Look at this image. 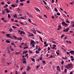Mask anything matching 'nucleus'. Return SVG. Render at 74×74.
<instances>
[{
    "instance_id": "obj_1",
    "label": "nucleus",
    "mask_w": 74,
    "mask_h": 74,
    "mask_svg": "<svg viewBox=\"0 0 74 74\" xmlns=\"http://www.w3.org/2000/svg\"><path fill=\"white\" fill-rule=\"evenodd\" d=\"M66 68L69 70H71L73 69V64H68L65 66Z\"/></svg>"
},
{
    "instance_id": "obj_2",
    "label": "nucleus",
    "mask_w": 74,
    "mask_h": 74,
    "mask_svg": "<svg viewBox=\"0 0 74 74\" xmlns=\"http://www.w3.org/2000/svg\"><path fill=\"white\" fill-rule=\"evenodd\" d=\"M61 24H62V25H65V26H69V25L65 23L64 21L62 22L61 23Z\"/></svg>"
},
{
    "instance_id": "obj_3",
    "label": "nucleus",
    "mask_w": 74,
    "mask_h": 74,
    "mask_svg": "<svg viewBox=\"0 0 74 74\" xmlns=\"http://www.w3.org/2000/svg\"><path fill=\"white\" fill-rule=\"evenodd\" d=\"M69 29L70 28H67L66 29H64L63 31V32H68Z\"/></svg>"
},
{
    "instance_id": "obj_4",
    "label": "nucleus",
    "mask_w": 74,
    "mask_h": 74,
    "mask_svg": "<svg viewBox=\"0 0 74 74\" xmlns=\"http://www.w3.org/2000/svg\"><path fill=\"white\" fill-rule=\"evenodd\" d=\"M9 10L8 8H6L5 9V10L6 11L7 13H10V10Z\"/></svg>"
},
{
    "instance_id": "obj_5",
    "label": "nucleus",
    "mask_w": 74,
    "mask_h": 74,
    "mask_svg": "<svg viewBox=\"0 0 74 74\" xmlns=\"http://www.w3.org/2000/svg\"><path fill=\"white\" fill-rule=\"evenodd\" d=\"M6 36L8 37V38H11V36H10V34H6Z\"/></svg>"
},
{
    "instance_id": "obj_6",
    "label": "nucleus",
    "mask_w": 74,
    "mask_h": 74,
    "mask_svg": "<svg viewBox=\"0 0 74 74\" xmlns=\"http://www.w3.org/2000/svg\"><path fill=\"white\" fill-rule=\"evenodd\" d=\"M31 31H32V32H33V33L35 34H36V31L35 30V29H34L33 30L32 29H31Z\"/></svg>"
},
{
    "instance_id": "obj_7",
    "label": "nucleus",
    "mask_w": 74,
    "mask_h": 74,
    "mask_svg": "<svg viewBox=\"0 0 74 74\" xmlns=\"http://www.w3.org/2000/svg\"><path fill=\"white\" fill-rule=\"evenodd\" d=\"M33 43L36 44V42H35L34 40H31V42L30 43L31 44H33Z\"/></svg>"
},
{
    "instance_id": "obj_8",
    "label": "nucleus",
    "mask_w": 74,
    "mask_h": 74,
    "mask_svg": "<svg viewBox=\"0 0 74 74\" xmlns=\"http://www.w3.org/2000/svg\"><path fill=\"white\" fill-rule=\"evenodd\" d=\"M25 34V32L24 31H21L20 32V34Z\"/></svg>"
},
{
    "instance_id": "obj_9",
    "label": "nucleus",
    "mask_w": 74,
    "mask_h": 74,
    "mask_svg": "<svg viewBox=\"0 0 74 74\" xmlns=\"http://www.w3.org/2000/svg\"><path fill=\"white\" fill-rule=\"evenodd\" d=\"M69 53H71V54H73L74 53V51L73 50H72L71 51H69Z\"/></svg>"
},
{
    "instance_id": "obj_10",
    "label": "nucleus",
    "mask_w": 74,
    "mask_h": 74,
    "mask_svg": "<svg viewBox=\"0 0 74 74\" xmlns=\"http://www.w3.org/2000/svg\"><path fill=\"white\" fill-rule=\"evenodd\" d=\"M58 28L57 29V30H59L60 29L62 28V27L60 26V25H59L58 26Z\"/></svg>"
},
{
    "instance_id": "obj_11",
    "label": "nucleus",
    "mask_w": 74,
    "mask_h": 74,
    "mask_svg": "<svg viewBox=\"0 0 74 74\" xmlns=\"http://www.w3.org/2000/svg\"><path fill=\"white\" fill-rule=\"evenodd\" d=\"M66 42L68 44H71L72 43V42L71 41H68V40H66Z\"/></svg>"
},
{
    "instance_id": "obj_12",
    "label": "nucleus",
    "mask_w": 74,
    "mask_h": 74,
    "mask_svg": "<svg viewBox=\"0 0 74 74\" xmlns=\"http://www.w3.org/2000/svg\"><path fill=\"white\" fill-rule=\"evenodd\" d=\"M27 71H29V70L30 69V67H29V66H27Z\"/></svg>"
},
{
    "instance_id": "obj_13",
    "label": "nucleus",
    "mask_w": 74,
    "mask_h": 74,
    "mask_svg": "<svg viewBox=\"0 0 74 74\" xmlns=\"http://www.w3.org/2000/svg\"><path fill=\"white\" fill-rule=\"evenodd\" d=\"M26 56L27 59H28V58H29V56L28 55V54H26L25 56V57H26Z\"/></svg>"
},
{
    "instance_id": "obj_14",
    "label": "nucleus",
    "mask_w": 74,
    "mask_h": 74,
    "mask_svg": "<svg viewBox=\"0 0 74 74\" xmlns=\"http://www.w3.org/2000/svg\"><path fill=\"white\" fill-rule=\"evenodd\" d=\"M2 11V15H4L5 14V10H3Z\"/></svg>"
},
{
    "instance_id": "obj_15",
    "label": "nucleus",
    "mask_w": 74,
    "mask_h": 74,
    "mask_svg": "<svg viewBox=\"0 0 74 74\" xmlns=\"http://www.w3.org/2000/svg\"><path fill=\"white\" fill-rule=\"evenodd\" d=\"M57 68L58 70V71H60V66H57Z\"/></svg>"
},
{
    "instance_id": "obj_16",
    "label": "nucleus",
    "mask_w": 74,
    "mask_h": 74,
    "mask_svg": "<svg viewBox=\"0 0 74 74\" xmlns=\"http://www.w3.org/2000/svg\"><path fill=\"white\" fill-rule=\"evenodd\" d=\"M27 52V51L26 50L25 51H23V54H24V53H25V54H26V53Z\"/></svg>"
},
{
    "instance_id": "obj_17",
    "label": "nucleus",
    "mask_w": 74,
    "mask_h": 74,
    "mask_svg": "<svg viewBox=\"0 0 74 74\" xmlns=\"http://www.w3.org/2000/svg\"><path fill=\"white\" fill-rule=\"evenodd\" d=\"M14 18H17V15H16V14H14Z\"/></svg>"
},
{
    "instance_id": "obj_18",
    "label": "nucleus",
    "mask_w": 74,
    "mask_h": 74,
    "mask_svg": "<svg viewBox=\"0 0 74 74\" xmlns=\"http://www.w3.org/2000/svg\"><path fill=\"white\" fill-rule=\"evenodd\" d=\"M19 19H25V18L23 17H19Z\"/></svg>"
},
{
    "instance_id": "obj_19",
    "label": "nucleus",
    "mask_w": 74,
    "mask_h": 74,
    "mask_svg": "<svg viewBox=\"0 0 74 74\" xmlns=\"http://www.w3.org/2000/svg\"><path fill=\"white\" fill-rule=\"evenodd\" d=\"M5 41L7 43H10V41L9 40H7Z\"/></svg>"
},
{
    "instance_id": "obj_20",
    "label": "nucleus",
    "mask_w": 74,
    "mask_h": 74,
    "mask_svg": "<svg viewBox=\"0 0 74 74\" xmlns=\"http://www.w3.org/2000/svg\"><path fill=\"white\" fill-rule=\"evenodd\" d=\"M38 51H40L41 50V49L40 48V47H39V46H38Z\"/></svg>"
},
{
    "instance_id": "obj_21",
    "label": "nucleus",
    "mask_w": 74,
    "mask_h": 74,
    "mask_svg": "<svg viewBox=\"0 0 74 74\" xmlns=\"http://www.w3.org/2000/svg\"><path fill=\"white\" fill-rule=\"evenodd\" d=\"M10 49L11 50V51H14V49H12V48H11V47H10Z\"/></svg>"
},
{
    "instance_id": "obj_22",
    "label": "nucleus",
    "mask_w": 74,
    "mask_h": 74,
    "mask_svg": "<svg viewBox=\"0 0 74 74\" xmlns=\"http://www.w3.org/2000/svg\"><path fill=\"white\" fill-rule=\"evenodd\" d=\"M8 18H11V15H10V14H8Z\"/></svg>"
},
{
    "instance_id": "obj_23",
    "label": "nucleus",
    "mask_w": 74,
    "mask_h": 74,
    "mask_svg": "<svg viewBox=\"0 0 74 74\" xmlns=\"http://www.w3.org/2000/svg\"><path fill=\"white\" fill-rule=\"evenodd\" d=\"M57 15H58V16H60V14L59 13V12H57Z\"/></svg>"
},
{
    "instance_id": "obj_24",
    "label": "nucleus",
    "mask_w": 74,
    "mask_h": 74,
    "mask_svg": "<svg viewBox=\"0 0 74 74\" xmlns=\"http://www.w3.org/2000/svg\"><path fill=\"white\" fill-rule=\"evenodd\" d=\"M27 48H28V46H26V47H24L23 48L24 49H26Z\"/></svg>"
},
{
    "instance_id": "obj_25",
    "label": "nucleus",
    "mask_w": 74,
    "mask_h": 74,
    "mask_svg": "<svg viewBox=\"0 0 74 74\" xmlns=\"http://www.w3.org/2000/svg\"><path fill=\"white\" fill-rule=\"evenodd\" d=\"M52 42L53 43H54V44H57V42H54L53 40H52Z\"/></svg>"
},
{
    "instance_id": "obj_26",
    "label": "nucleus",
    "mask_w": 74,
    "mask_h": 74,
    "mask_svg": "<svg viewBox=\"0 0 74 74\" xmlns=\"http://www.w3.org/2000/svg\"><path fill=\"white\" fill-rule=\"evenodd\" d=\"M38 16L39 18H40V19H42V17L40 16Z\"/></svg>"
},
{
    "instance_id": "obj_27",
    "label": "nucleus",
    "mask_w": 74,
    "mask_h": 74,
    "mask_svg": "<svg viewBox=\"0 0 74 74\" xmlns=\"http://www.w3.org/2000/svg\"><path fill=\"white\" fill-rule=\"evenodd\" d=\"M9 32H12V28L9 29Z\"/></svg>"
},
{
    "instance_id": "obj_28",
    "label": "nucleus",
    "mask_w": 74,
    "mask_h": 74,
    "mask_svg": "<svg viewBox=\"0 0 74 74\" xmlns=\"http://www.w3.org/2000/svg\"><path fill=\"white\" fill-rule=\"evenodd\" d=\"M39 37L40 39V40H41V41H42V42H43V41H42V38L41 37L39 36Z\"/></svg>"
},
{
    "instance_id": "obj_29",
    "label": "nucleus",
    "mask_w": 74,
    "mask_h": 74,
    "mask_svg": "<svg viewBox=\"0 0 74 74\" xmlns=\"http://www.w3.org/2000/svg\"><path fill=\"white\" fill-rule=\"evenodd\" d=\"M42 1H43L44 3V4H45V5H47V3H46V2H45V1H44L43 0H42Z\"/></svg>"
},
{
    "instance_id": "obj_30",
    "label": "nucleus",
    "mask_w": 74,
    "mask_h": 74,
    "mask_svg": "<svg viewBox=\"0 0 74 74\" xmlns=\"http://www.w3.org/2000/svg\"><path fill=\"white\" fill-rule=\"evenodd\" d=\"M32 62H35V61H34V59L32 58Z\"/></svg>"
},
{
    "instance_id": "obj_31",
    "label": "nucleus",
    "mask_w": 74,
    "mask_h": 74,
    "mask_svg": "<svg viewBox=\"0 0 74 74\" xmlns=\"http://www.w3.org/2000/svg\"><path fill=\"white\" fill-rule=\"evenodd\" d=\"M54 10H55L56 12H58V10H57V9L56 8H55Z\"/></svg>"
},
{
    "instance_id": "obj_32",
    "label": "nucleus",
    "mask_w": 74,
    "mask_h": 74,
    "mask_svg": "<svg viewBox=\"0 0 74 74\" xmlns=\"http://www.w3.org/2000/svg\"><path fill=\"white\" fill-rule=\"evenodd\" d=\"M17 39L18 40H20V41H21L22 40V38H18Z\"/></svg>"
},
{
    "instance_id": "obj_33",
    "label": "nucleus",
    "mask_w": 74,
    "mask_h": 74,
    "mask_svg": "<svg viewBox=\"0 0 74 74\" xmlns=\"http://www.w3.org/2000/svg\"><path fill=\"white\" fill-rule=\"evenodd\" d=\"M12 27L13 28V29H16V27H15L14 26H12Z\"/></svg>"
},
{
    "instance_id": "obj_34",
    "label": "nucleus",
    "mask_w": 74,
    "mask_h": 74,
    "mask_svg": "<svg viewBox=\"0 0 74 74\" xmlns=\"http://www.w3.org/2000/svg\"><path fill=\"white\" fill-rule=\"evenodd\" d=\"M16 3L17 4H18V3H19V0H17L16 1Z\"/></svg>"
},
{
    "instance_id": "obj_35",
    "label": "nucleus",
    "mask_w": 74,
    "mask_h": 74,
    "mask_svg": "<svg viewBox=\"0 0 74 74\" xmlns=\"http://www.w3.org/2000/svg\"><path fill=\"white\" fill-rule=\"evenodd\" d=\"M29 53H32V51H31L30 50H29Z\"/></svg>"
},
{
    "instance_id": "obj_36",
    "label": "nucleus",
    "mask_w": 74,
    "mask_h": 74,
    "mask_svg": "<svg viewBox=\"0 0 74 74\" xmlns=\"http://www.w3.org/2000/svg\"><path fill=\"white\" fill-rule=\"evenodd\" d=\"M54 16L56 18H58V16L56 15V14H54Z\"/></svg>"
},
{
    "instance_id": "obj_37",
    "label": "nucleus",
    "mask_w": 74,
    "mask_h": 74,
    "mask_svg": "<svg viewBox=\"0 0 74 74\" xmlns=\"http://www.w3.org/2000/svg\"><path fill=\"white\" fill-rule=\"evenodd\" d=\"M12 7H15V5H12Z\"/></svg>"
},
{
    "instance_id": "obj_38",
    "label": "nucleus",
    "mask_w": 74,
    "mask_h": 74,
    "mask_svg": "<svg viewBox=\"0 0 74 74\" xmlns=\"http://www.w3.org/2000/svg\"><path fill=\"white\" fill-rule=\"evenodd\" d=\"M20 5H21L22 6H23V3H21L20 4Z\"/></svg>"
},
{
    "instance_id": "obj_39",
    "label": "nucleus",
    "mask_w": 74,
    "mask_h": 74,
    "mask_svg": "<svg viewBox=\"0 0 74 74\" xmlns=\"http://www.w3.org/2000/svg\"><path fill=\"white\" fill-rule=\"evenodd\" d=\"M48 50L49 51H50V50H51V48H50V47H48Z\"/></svg>"
},
{
    "instance_id": "obj_40",
    "label": "nucleus",
    "mask_w": 74,
    "mask_h": 74,
    "mask_svg": "<svg viewBox=\"0 0 74 74\" xmlns=\"http://www.w3.org/2000/svg\"><path fill=\"white\" fill-rule=\"evenodd\" d=\"M23 63H26V61H24L23 62Z\"/></svg>"
},
{
    "instance_id": "obj_41",
    "label": "nucleus",
    "mask_w": 74,
    "mask_h": 74,
    "mask_svg": "<svg viewBox=\"0 0 74 74\" xmlns=\"http://www.w3.org/2000/svg\"><path fill=\"white\" fill-rule=\"evenodd\" d=\"M64 35H62V36H61V38H63V37H64Z\"/></svg>"
},
{
    "instance_id": "obj_42",
    "label": "nucleus",
    "mask_w": 74,
    "mask_h": 74,
    "mask_svg": "<svg viewBox=\"0 0 74 74\" xmlns=\"http://www.w3.org/2000/svg\"><path fill=\"white\" fill-rule=\"evenodd\" d=\"M28 21L29 22H32V21H31V20H30V19L29 18L28 19Z\"/></svg>"
},
{
    "instance_id": "obj_43",
    "label": "nucleus",
    "mask_w": 74,
    "mask_h": 74,
    "mask_svg": "<svg viewBox=\"0 0 74 74\" xmlns=\"http://www.w3.org/2000/svg\"><path fill=\"white\" fill-rule=\"evenodd\" d=\"M20 53L19 52H16V53L15 54L16 55H18V54H19Z\"/></svg>"
},
{
    "instance_id": "obj_44",
    "label": "nucleus",
    "mask_w": 74,
    "mask_h": 74,
    "mask_svg": "<svg viewBox=\"0 0 74 74\" xmlns=\"http://www.w3.org/2000/svg\"><path fill=\"white\" fill-rule=\"evenodd\" d=\"M25 0H20V1L21 2H23V1H25Z\"/></svg>"
},
{
    "instance_id": "obj_45",
    "label": "nucleus",
    "mask_w": 74,
    "mask_h": 74,
    "mask_svg": "<svg viewBox=\"0 0 74 74\" xmlns=\"http://www.w3.org/2000/svg\"><path fill=\"white\" fill-rule=\"evenodd\" d=\"M34 9H35V10H36V11H37V8L35 7L34 8Z\"/></svg>"
},
{
    "instance_id": "obj_46",
    "label": "nucleus",
    "mask_w": 74,
    "mask_h": 74,
    "mask_svg": "<svg viewBox=\"0 0 74 74\" xmlns=\"http://www.w3.org/2000/svg\"><path fill=\"white\" fill-rule=\"evenodd\" d=\"M56 53L58 55H59V53L58 52H56Z\"/></svg>"
},
{
    "instance_id": "obj_47",
    "label": "nucleus",
    "mask_w": 74,
    "mask_h": 74,
    "mask_svg": "<svg viewBox=\"0 0 74 74\" xmlns=\"http://www.w3.org/2000/svg\"><path fill=\"white\" fill-rule=\"evenodd\" d=\"M14 38H15V39H17V37L15 36H14Z\"/></svg>"
},
{
    "instance_id": "obj_48",
    "label": "nucleus",
    "mask_w": 74,
    "mask_h": 74,
    "mask_svg": "<svg viewBox=\"0 0 74 74\" xmlns=\"http://www.w3.org/2000/svg\"><path fill=\"white\" fill-rule=\"evenodd\" d=\"M61 64H64V61H62L61 62Z\"/></svg>"
},
{
    "instance_id": "obj_49",
    "label": "nucleus",
    "mask_w": 74,
    "mask_h": 74,
    "mask_svg": "<svg viewBox=\"0 0 74 74\" xmlns=\"http://www.w3.org/2000/svg\"><path fill=\"white\" fill-rule=\"evenodd\" d=\"M53 47H55H55H56V46L55 45H53Z\"/></svg>"
},
{
    "instance_id": "obj_50",
    "label": "nucleus",
    "mask_w": 74,
    "mask_h": 74,
    "mask_svg": "<svg viewBox=\"0 0 74 74\" xmlns=\"http://www.w3.org/2000/svg\"><path fill=\"white\" fill-rule=\"evenodd\" d=\"M32 47H33V48H35L34 47V44H33L32 45Z\"/></svg>"
},
{
    "instance_id": "obj_51",
    "label": "nucleus",
    "mask_w": 74,
    "mask_h": 74,
    "mask_svg": "<svg viewBox=\"0 0 74 74\" xmlns=\"http://www.w3.org/2000/svg\"><path fill=\"white\" fill-rule=\"evenodd\" d=\"M64 71H65V73H66L67 72V69H64Z\"/></svg>"
},
{
    "instance_id": "obj_52",
    "label": "nucleus",
    "mask_w": 74,
    "mask_h": 74,
    "mask_svg": "<svg viewBox=\"0 0 74 74\" xmlns=\"http://www.w3.org/2000/svg\"><path fill=\"white\" fill-rule=\"evenodd\" d=\"M19 23H21V25H23V23H22V22L20 21Z\"/></svg>"
},
{
    "instance_id": "obj_53",
    "label": "nucleus",
    "mask_w": 74,
    "mask_h": 74,
    "mask_svg": "<svg viewBox=\"0 0 74 74\" xmlns=\"http://www.w3.org/2000/svg\"><path fill=\"white\" fill-rule=\"evenodd\" d=\"M40 64H39L38 66H37V69H38V67H40Z\"/></svg>"
},
{
    "instance_id": "obj_54",
    "label": "nucleus",
    "mask_w": 74,
    "mask_h": 74,
    "mask_svg": "<svg viewBox=\"0 0 74 74\" xmlns=\"http://www.w3.org/2000/svg\"><path fill=\"white\" fill-rule=\"evenodd\" d=\"M45 46L46 47H48V44H45Z\"/></svg>"
},
{
    "instance_id": "obj_55",
    "label": "nucleus",
    "mask_w": 74,
    "mask_h": 74,
    "mask_svg": "<svg viewBox=\"0 0 74 74\" xmlns=\"http://www.w3.org/2000/svg\"><path fill=\"white\" fill-rule=\"evenodd\" d=\"M37 32H38V33H40V34H41V32H40L38 31H37Z\"/></svg>"
},
{
    "instance_id": "obj_56",
    "label": "nucleus",
    "mask_w": 74,
    "mask_h": 74,
    "mask_svg": "<svg viewBox=\"0 0 74 74\" xmlns=\"http://www.w3.org/2000/svg\"><path fill=\"white\" fill-rule=\"evenodd\" d=\"M23 61H25V60H26V58H23Z\"/></svg>"
},
{
    "instance_id": "obj_57",
    "label": "nucleus",
    "mask_w": 74,
    "mask_h": 74,
    "mask_svg": "<svg viewBox=\"0 0 74 74\" xmlns=\"http://www.w3.org/2000/svg\"><path fill=\"white\" fill-rule=\"evenodd\" d=\"M30 34L32 36H34V35L32 33H30Z\"/></svg>"
},
{
    "instance_id": "obj_58",
    "label": "nucleus",
    "mask_w": 74,
    "mask_h": 74,
    "mask_svg": "<svg viewBox=\"0 0 74 74\" xmlns=\"http://www.w3.org/2000/svg\"><path fill=\"white\" fill-rule=\"evenodd\" d=\"M16 9H17V11H20V9H19V8H17Z\"/></svg>"
},
{
    "instance_id": "obj_59",
    "label": "nucleus",
    "mask_w": 74,
    "mask_h": 74,
    "mask_svg": "<svg viewBox=\"0 0 74 74\" xmlns=\"http://www.w3.org/2000/svg\"><path fill=\"white\" fill-rule=\"evenodd\" d=\"M11 44H12V45H15L14 44V43L13 42L11 43Z\"/></svg>"
},
{
    "instance_id": "obj_60",
    "label": "nucleus",
    "mask_w": 74,
    "mask_h": 74,
    "mask_svg": "<svg viewBox=\"0 0 74 74\" xmlns=\"http://www.w3.org/2000/svg\"><path fill=\"white\" fill-rule=\"evenodd\" d=\"M21 70L22 71V70H23V67H21Z\"/></svg>"
},
{
    "instance_id": "obj_61",
    "label": "nucleus",
    "mask_w": 74,
    "mask_h": 74,
    "mask_svg": "<svg viewBox=\"0 0 74 74\" xmlns=\"http://www.w3.org/2000/svg\"><path fill=\"white\" fill-rule=\"evenodd\" d=\"M27 4H29L30 3L29 2V1H27Z\"/></svg>"
},
{
    "instance_id": "obj_62",
    "label": "nucleus",
    "mask_w": 74,
    "mask_h": 74,
    "mask_svg": "<svg viewBox=\"0 0 74 74\" xmlns=\"http://www.w3.org/2000/svg\"><path fill=\"white\" fill-rule=\"evenodd\" d=\"M23 74H26V72L25 71H24L23 73Z\"/></svg>"
},
{
    "instance_id": "obj_63",
    "label": "nucleus",
    "mask_w": 74,
    "mask_h": 74,
    "mask_svg": "<svg viewBox=\"0 0 74 74\" xmlns=\"http://www.w3.org/2000/svg\"><path fill=\"white\" fill-rule=\"evenodd\" d=\"M1 19H2V21H3V20H4V19H5L4 18H1Z\"/></svg>"
},
{
    "instance_id": "obj_64",
    "label": "nucleus",
    "mask_w": 74,
    "mask_h": 74,
    "mask_svg": "<svg viewBox=\"0 0 74 74\" xmlns=\"http://www.w3.org/2000/svg\"><path fill=\"white\" fill-rule=\"evenodd\" d=\"M70 74H73V72H71L70 73Z\"/></svg>"
}]
</instances>
